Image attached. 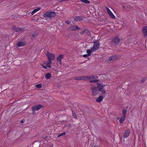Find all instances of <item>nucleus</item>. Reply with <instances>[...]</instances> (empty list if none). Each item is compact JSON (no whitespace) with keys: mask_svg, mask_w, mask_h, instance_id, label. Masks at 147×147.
<instances>
[{"mask_svg":"<svg viewBox=\"0 0 147 147\" xmlns=\"http://www.w3.org/2000/svg\"><path fill=\"white\" fill-rule=\"evenodd\" d=\"M82 80L84 81L90 79V76H82Z\"/></svg>","mask_w":147,"mask_h":147,"instance_id":"nucleus-16","label":"nucleus"},{"mask_svg":"<svg viewBox=\"0 0 147 147\" xmlns=\"http://www.w3.org/2000/svg\"><path fill=\"white\" fill-rule=\"evenodd\" d=\"M80 28L78 27L77 26L74 25L71 26L67 28V30L68 31H70L78 30Z\"/></svg>","mask_w":147,"mask_h":147,"instance_id":"nucleus-4","label":"nucleus"},{"mask_svg":"<svg viewBox=\"0 0 147 147\" xmlns=\"http://www.w3.org/2000/svg\"><path fill=\"white\" fill-rule=\"evenodd\" d=\"M47 138V136H45V137L44 138H43L44 139H46Z\"/></svg>","mask_w":147,"mask_h":147,"instance_id":"nucleus-43","label":"nucleus"},{"mask_svg":"<svg viewBox=\"0 0 147 147\" xmlns=\"http://www.w3.org/2000/svg\"><path fill=\"white\" fill-rule=\"evenodd\" d=\"M85 33V30H84L83 31H81L80 32V33L81 35H82L84 34V33Z\"/></svg>","mask_w":147,"mask_h":147,"instance_id":"nucleus-36","label":"nucleus"},{"mask_svg":"<svg viewBox=\"0 0 147 147\" xmlns=\"http://www.w3.org/2000/svg\"><path fill=\"white\" fill-rule=\"evenodd\" d=\"M73 18L76 21H80L85 18V17L84 16H78L74 17Z\"/></svg>","mask_w":147,"mask_h":147,"instance_id":"nucleus-10","label":"nucleus"},{"mask_svg":"<svg viewBox=\"0 0 147 147\" xmlns=\"http://www.w3.org/2000/svg\"><path fill=\"white\" fill-rule=\"evenodd\" d=\"M56 16V13L54 11H47L43 14V16L47 19H51Z\"/></svg>","mask_w":147,"mask_h":147,"instance_id":"nucleus-1","label":"nucleus"},{"mask_svg":"<svg viewBox=\"0 0 147 147\" xmlns=\"http://www.w3.org/2000/svg\"><path fill=\"white\" fill-rule=\"evenodd\" d=\"M122 7H123L124 9H125V8H125V6H123Z\"/></svg>","mask_w":147,"mask_h":147,"instance_id":"nucleus-42","label":"nucleus"},{"mask_svg":"<svg viewBox=\"0 0 147 147\" xmlns=\"http://www.w3.org/2000/svg\"><path fill=\"white\" fill-rule=\"evenodd\" d=\"M108 14L109 16L111 17V18H112L115 19V16L113 14L111 11L109 12Z\"/></svg>","mask_w":147,"mask_h":147,"instance_id":"nucleus-18","label":"nucleus"},{"mask_svg":"<svg viewBox=\"0 0 147 147\" xmlns=\"http://www.w3.org/2000/svg\"><path fill=\"white\" fill-rule=\"evenodd\" d=\"M24 45V42H20L17 44V46L19 47H21Z\"/></svg>","mask_w":147,"mask_h":147,"instance_id":"nucleus-19","label":"nucleus"},{"mask_svg":"<svg viewBox=\"0 0 147 147\" xmlns=\"http://www.w3.org/2000/svg\"><path fill=\"white\" fill-rule=\"evenodd\" d=\"M34 112H33L32 113L33 114H34Z\"/></svg>","mask_w":147,"mask_h":147,"instance_id":"nucleus-44","label":"nucleus"},{"mask_svg":"<svg viewBox=\"0 0 147 147\" xmlns=\"http://www.w3.org/2000/svg\"><path fill=\"white\" fill-rule=\"evenodd\" d=\"M51 77V74L49 73H47L45 75V77L47 79H49Z\"/></svg>","mask_w":147,"mask_h":147,"instance_id":"nucleus-21","label":"nucleus"},{"mask_svg":"<svg viewBox=\"0 0 147 147\" xmlns=\"http://www.w3.org/2000/svg\"><path fill=\"white\" fill-rule=\"evenodd\" d=\"M96 146V145L94 146V147H95Z\"/></svg>","mask_w":147,"mask_h":147,"instance_id":"nucleus-45","label":"nucleus"},{"mask_svg":"<svg viewBox=\"0 0 147 147\" xmlns=\"http://www.w3.org/2000/svg\"><path fill=\"white\" fill-rule=\"evenodd\" d=\"M118 56L117 55H112L108 59L109 61H113L116 59L118 58Z\"/></svg>","mask_w":147,"mask_h":147,"instance_id":"nucleus-13","label":"nucleus"},{"mask_svg":"<svg viewBox=\"0 0 147 147\" xmlns=\"http://www.w3.org/2000/svg\"><path fill=\"white\" fill-rule=\"evenodd\" d=\"M81 1L86 4H89L90 1L88 0H80Z\"/></svg>","mask_w":147,"mask_h":147,"instance_id":"nucleus-26","label":"nucleus"},{"mask_svg":"<svg viewBox=\"0 0 147 147\" xmlns=\"http://www.w3.org/2000/svg\"><path fill=\"white\" fill-rule=\"evenodd\" d=\"M94 51H92V50H91V49L87 50L86 51V52L87 53L88 55V56H90L91 55V52H93Z\"/></svg>","mask_w":147,"mask_h":147,"instance_id":"nucleus-24","label":"nucleus"},{"mask_svg":"<svg viewBox=\"0 0 147 147\" xmlns=\"http://www.w3.org/2000/svg\"><path fill=\"white\" fill-rule=\"evenodd\" d=\"M145 80H146V78H144L142 79L141 80V83L142 84L143 83H144V82Z\"/></svg>","mask_w":147,"mask_h":147,"instance_id":"nucleus-32","label":"nucleus"},{"mask_svg":"<svg viewBox=\"0 0 147 147\" xmlns=\"http://www.w3.org/2000/svg\"><path fill=\"white\" fill-rule=\"evenodd\" d=\"M107 88H108V87H107Z\"/></svg>","mask_w":147,"mask_h":147,"instance_id":"nucleus-46","label":"nucleus"},{"mask_svg":"<svg viewBox=\"0 0 147 147\" xmlns=\"http://www.w3.org/2000/svg\"><path fill=\"white\" fill-rule=\"evenodd\" d=\"M47 67L49 68H51V66L50 65H47Z\"/></svg>","mask_w":147,"mask_h":147,"instance_id":"nucleus-40","label":"nucleus"},{"mask_svg":"<svg viewBox=\"0 0 147 147\" xmlns=\"http://www.w3.org/2000/svg\"><path fill=\"white\" fill-rule=\"evenodd\" d=\"M91 90L94 96H96L98 94L99 92L98 90H97V89L95 86H92L91 88Z\"/></svg>","mask_w":147,"mask_h":147,"instance_id":"nucleus-7","label":"nucleus"},{"mask_svg":"<svg viewBox=\"0 0 147 147\" xmlns=\"http://www.w3.org/2000/svg\"><path fill=\"white\" fill-rule=\"evenodd\" d=\"M126 117L123 116L122 117H121L120 119L119 120V122L120 123H123Z\"/></svg>","mask_w":147,"mask_h":147,"instance_id":"nucleus-22","label":"nucleus"},{"mask_svg":"<svg viewBox=\"0 0 147 147\" xmlns=\"http://www.w3.org/2000/svg\"><path fill=\"white\" fill-rule=\"evenodd\" d=\"M42 107V106L41 105H38L32 107V111L34 112L36 111H38Z\"/></svg>","mask_w":147,"mask_h":147,"instance_id":"nucleus-8","label":"nucleus"},{"mask_svg":"<svg viewBox=\"0 0 147 147\" xmlns=\"http://www.w3.org/2000/svg\"><path fill=\"white\" fill-rule=\"evenodd\" d=\"M24 28L20 27H13V30H14L15 31L19 33H21L23 32L24 31Z\"/></svg>","mask_w":147,"mask_h":147,"instance_id":"nucleus-11","label":"nucleus"},{"mask_svg":"<svg viewBox=\"0 0 147 147\" xmlns=\"http://www.w3.org/2000/svg\"><path fill=\"white\" fill-rule=\"evenodd\" d=\"M127 111L125 109H123L122 111L123 116L126 117Z\"/></svg>","mask_w":147,"mask_h":147,"instance_id":"nucleus-23","label":"nucleus"},{"mask_svg":"<svg viewBox=\"0 0 147 147\" xmlns=\"http://www.w3.org/2000/svg\"><path fill=\"white\" fill-rule=\"evenodd\" d=\"M64 56V55L61 54L60 55L59 57H57V60L60 64H61V60L63 58Z\"/></svg>","mask_w":147,"mask_h":147,"instance_id":"nucleus-14","label":"nucleus"},{"mask_svg":"<svg viewBox=\"0 0 147 147\" xmlns=\"http://www.w3.org/2000/svg\"><path fill=\"white\" fill-rule=\"evenodd\" d=\"M72 115L74 118L76 119H77V117L76 114L73 111L72 112Z\"/></svg>","mask_w":147,"mask_h":147,"instance_id":"nucleus-28","label":"nucleus"},{"mask_svg":"<svg viewBox=\"0 0 147 147\" xmlns=\"http://www.w3.org/2000/svg\"><path fill=\"white\" fill-rule=\"evenodd\" d=\"M105 8L108 13L109 12L111 11L110 9L107 7H106Z\"/></svg>","mask_w":147,"mask_h":147,"instance_id":"nucleus-34","label":"nucleus"},{"mask_svg":"<svg viewBox=\"0 0 147 147\" xmlns=\"http://www.w3.org/2000/svg\"><path fill=\"white\" fill-rule=\"evenodd\" d=\"M36 87L38 88H41L42 87V85L41 84H37L36 85Z\"/></svg>","mask_w":147,"mask_h":147,"instance_id":"nucleus-29","label":"nucleus"},{"mask_svg":"<svg viewBox=\"0 0 147 147\" xmlns=\"http://www.w3.org/2000/svg\"><path fill=\"white\" fill-rule=\"evenodd\" d=\"M103 96L102 95L99 96L97 98L96 101L98 102H101L103 99Z\"/></svg>","mask_w":147,"mask_h":147,"instance_id":"nucleus-17","label":"nucleus"},{"mask_svg":"<svg viewBox=\"0 0 147 147\" xmlns=\"http://www.w3.org/2000/svg\"><path fill=\"white\" fill-rule=\"evenodd\" d=\"M83 57H88V56H89L87 54H85V55H83Z\"/></svg>","mask_w":147,"mask_h":147,"instance_id":"nucleus-38","label":"nucleus"},{"mask_svg":"<svg viewBox=\"0 0 147 147\" xmlns=\"http://www.w3.org/2000/svg\"><path fill=\"white\" fill-rule=\"evenodd\" d=\"M65 132H63V133H62V134H60L58 135L57 136V137H60V136H63V135H65Z\"/></svg>","mask_w":147,"mask_h":147,"instance_id":"nucleus-33","label":"nucleus"},{"mask_svg":"<svg viewBox=\"0 0 147 147\" xmlns=\"http://www.w3.org/2000/svg\"><path fill=\"white\" fill-rule=\"evenodd\" d=\"M130 133V130L129 129L126 130L124 132L123 134V137L124 138H126L128 137Z\"/></svg>","mask_w":147,"mask_h":147,"instance_id":"nucleus-12","label":"nucleus"},{"mask_svg":"<svg viewBox=\"0 0 147 147\" xmlns=\"http://www.w3.org/2000/svg\"><path fill=\"white\" fill-rule=\"evenodd\" d=\"M15 63H16V62H19L20 63L21 62L19 60H16L14 61Z\"/></svg>","mask_w":147,"mask_h":147,"instance_id":"nucleus-39","label":"nucleus"},{"mask_svg":"<svg viewBox=\"0 0 147 147\" xmlns=\"http://www.w3.org/2000/svg\"><path fill=\"white\" fill-rule=\"evenodd\" d=\"M24 122V121L23 120L21 121H20V122L22 123H23Z\"/></svg>","mask_w":147,"mask_h":147,"instance_id":"nucleus-41","label":"nucleus"},{"mask_svg":"<svg viewBox=\"0 0 147 147\" xmlns=\"http://www.w3.org/2000/svg\"><path fill=\"white\" fill-rule=\"evenodd\" d=\"M99 44L98 41H96L94 42V46L91 49V50L92 51H95L97 50L99 48Z\"/></svg>","mask_w":147,"mask_h":147,"instance_id":"nucleus-5","label":"nucleus"},{"mask_svg":"<svg viewBox=\"0 0 147 147\" xmlns=\"http://www.w3.org/2000/svg\"><path fill=\"white\" fill-rule=\"evenodd\" d=\"M42 66L45 69H47V65L46 66H44L43 65H42Z\"/></svg>","mask_w":147,"mask_h":147,"instance_id":"nucleus-37","label":"nucleus"},{"mask_svg":"<svg viewBox=\"0 0 147 147\" xmlns=\"http://www.w3.org/2000/svg\"><path fill=\"white\" fill-rule=\"evenodd\" d=\"M65 23L67 24H69L71 23V22L67 20L65 21Z\"/></svg>","mask_w":147,"mask_h":147,"instance_id":"nucleus-35","label":"nucleus"},{"mask_svg":"<svg viewBox=\"0 0 147 147\" xmlns=\"http://www.w3.org/2000/svg\"><path fill=\"white\" fill-rule=\"evenodd\" d=\"M46 55L48 59L52 60V61L54 60L55 59V55L54 54L48 53L46 54Z\"/></svg>","mask_w":147,"mask_h":147,"instance_id":"nucleus-9","label":"nucleus"},{"mask_svg":"<svg viewBox=\"0 0 147 147\" xmlns=\"http://www.w3.org/2000/svg\"><path fill=\"white\" fill-rule=\"evenodd\" d=\"M120 39L117 37H115L110 42V44L112 46H115L120 42Z\"/></svg>","mask_w":147,"mask_h":147,"instance_id":"nucleus-2","label":"nucleus"},{"mask_svg":"<svg viewBox=\"0 0 147 147\" xmlns=\"http://www.w3.org/2000/svg\"><path fill=\"white\" fill-rule=\"evenodd\" d=\"M97 86L99 91L101 92L102 94L105 93L106 91L104 88V87L105 86V85L102 86L101 85V84H100L99 83H97Z\"/></svg>","mask_w":147,"mask_h":147,"instance_id":"nucleus-3","label":"nucleus"},{"mask_svg":"<svg viewBox=\"0 0 147 147\" xmlns=\"http://www.w3.org/2000/svg\"><path fill=\"white\" fill-rule=\"evenodd\" d=\"M40 9V8L39 7L37 8L36 9H34L31 13L32 15H33L34 13L38 11Z\"/></svg>","mask_w":147,"mask_h":147,"instance_id":"nucleus-20","label":"nucleus"},{"mask_svg":"<svg viewBox=\"0 0 147 147\" xmlns=\"http://www.w3.org/2000/svg\"><path fill=\"white\" fill-rule=\"evenodd\" d=\"M85 30V33L86 34H90V32L87 29Z\"/></svg>","mask_w":147,"mask_h":147,"instance_id":"nucleus-30","label":"nucleus"},{"mask_svg":"<svg viewBox=\"0 0 147 147\" xmlns=\"http://www.w3.org/2000/svg\"><path fill=\"white\" fill-rule=\"evenodd\" d=\"M142 31L144 36H147V26H145L143 28Z\"/></svg>","mask_w":147,"mask_h":147,"instance_id":"nucleus-15","label":"nucleus"},{"mask_svg":"<svg viewBox=\"0 0 147 147\" xmlns=\"http://www.w3.org/2000/svg\"><path fill=\"white\" fill-rule=\"evenodd\" d=\"M48 60H49V62H48V63H47V64H51L52 63V62H51V61L52 60H51V59H48Z\"/></svg>","mask_w":147,"mask_h":147,"instance_id":"nucleus-31","label":"nucleus"},{"mask_svg":"<svg viewBox=\"0 0 147 147\" xmlns=\"http://www.w3.org/2000/svg\"><path fill=\"white\" fill-rule=\"evenodd\" d=\"M90 83H95L99 81L98 80H97L98 78V76H90Z\"/></svg>","mask_w":147,"mask_h":147,"instance_id":"nucleus-6","label":"nucleus"},{"mask_svg":"<svg viewBox=\"0 0 147 147\" xmlns=\"http://www.w3.org/2000/svg\"><path fill=\"white\" fill-rule=\"evenodd\" d=\"M38 34V33L37 32H34L32 35V36L33 38H35L37 36Z\"/></svg>","mask_w":147,"mask_h":147,"instance_id":"nucleus-25","label":"nucleus"},{"mask_svg":"<svg viewBox=\"0 0 147 147\" xmlns=\"http://www.w3.org/2000/svg\"><path fill=\"white\" fill-rule=\"evenodd\" d=\"M75 80H82V77H78L75 78Z\"/></svg>","mask_w":147,"mask_h":147,"instance_id":"nucleus-27","label":"nucleus"}]
</instances>
